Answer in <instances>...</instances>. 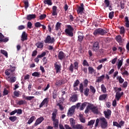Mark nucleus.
<instances>
[{
	"label": "nucleus",
	"instance_id": "16",
	"mask_svg": "<svg viewBox=\"0 0 129 129\" xmlns=\"http://www.w3.org/2000/svg\"><path fill=\"white\" fill-rule=\"evenodd\" d=\"M122 95H123V92H117L116 93L115 97V99H116V100H117V101H118L119 100V99H120V98L121 97V96H122Z\"/></svg>",
	"mask_w": 129,
	"mask_h": 129
},
{
	"label": "nucleus",
	"instance_id": "26",
	"mask_svg": "<svg viewBox=\"0 0 129 129\" xmlns=\"http://www.w3.org/2000/svg\"><path fill=\"white\" fill-rule=\"evenodd\" d=\"M36 46L39 49H42L44 47V42H38L36 43Z\"/></svg>",
	"mask_w": 129,
	"mask_h": 129
},
{
	"label": "nucleus",
	"instance_id": "31",
	"mask_svg": "<svg viewBox=\"0 0 129 129\" xmlns=\"http://www.w3.org/2000/svg\"><path fill=\"white\" fill-rule=\"evenodd\" d=\"M101 92L103 93H106V87H105V85H104V84H102L101 85Z\"/></svg>",
	"mask_w": 129,
	"mask_h": 129
},
{
	"label": "nucleus",
	"instance_id": "33",
	"mask_svg": "<svg viewBox=\"0 0 129 129\" xmlns=\"http://www.w3.org/2000/svg\"><path fill=\"white\" fill-rule=\"evenodd\" d=\"M70 122L72 127L73 128L75 125V120H74V118H71L70 119Z\"/></svg>",
	"mask_w": 129,
	"mask_h": 129
},
{
	"label": "nucleus",
	"instance_id": "2",
	"mask_svg": "<svg viewBox=\"0 0 129 129\" xmlns=\"http://www.w3.org/2000/svg\"><path fill=\"white\" fill-rule=\"evenodd\" d=\"M100 122V126L101 128H106L108 126V124L107 123V121L106 119L104 117H101L99 118H97L96 120V123L95 124V127H97L98 124Z\"/></svg>",
	"mask_w": 129,
	"mask_h": 129
},
{
	"label": "nucleus",
	"instance_id": "5",
	"mask_svg": "<svg viewBox=\"0 0 129 129\" xmlns=\"http://www.w3.org/2000/svg\"><path fill=\"white\" fill-rule=\"evenodd\" d=\"M84 89V86L83 85V84L82 83L80 84V86H79V91L80 92V93L81 94H84V95H85V96H88L89 94V89L88 88H86L84 92H83V90Z\"/></svg>",
	"mask_w": 129,
	"mask_h": 129
},
{
	"label": "nucleus",
	"instance_id": "24",
	"mask_svg": "<svg viewBox=\"0 0 129 129\" xmlns=\"http://www.w3.org/2000/svg\"><path fill=\"white\" fill-rule=\"evenodd\" d=\"M27 33H26V32L24 31L22 33V34L21 36V41H22V42H24V41H25V40H27Z\"/></svg>",
	"mask_w": 129,
	"mask_h": 129
},
{
	"label": "nucleus",
	"instance_id": "49",
	"mask_svg": "<svg viewBox=\"0 0 129 129\" xmlns=\"http://www.w3.org/2000/svg\"><path fill=\"white\" fill-rule=\"evenodd\" d=\"M87 102H84L82 103V105H81L80 107V110H83V109H84V108H85V106H86V105H87Z\"/></svg>",
	"mask_w": 129,
	"mask_h": 129
},
{
	"label": "nucleus",
	"instance_id": "32",
	"mask_svg": "<svg viewBox=\"0 0 129 129\" xmlns=\"http://www.w3.org/2000/svg\"><path fill=\"white\" fill-rule=\"evenodd\" d=\"M43 3L44 5H48V6H52V5H53L52 0H44Z\"/></svg>",
	"mask_w": 129,
	"mask_h": 129
},
{
	"label": "nucleus",
	"instance_id": "41",
	"mask_svg": "<svg viewBox=\"0 0 129 129\" xmlns=\"http://www.w3.org/2000/svg\"><path fill=\"white\" fill-rule=\"evenodd\" d=\"M68 69L69 71L71 72V73H73V72L74 71V66L73 65V63H71Z\"/></svg>",
	"mask_w": 129,
	"mask_h": 129
},
{
	"label": "nucleus",
	"instance_id": "27",
	"mask_svg": "<svg viewBox=\"0 0 129 129\" xmlns=\"http://www.w3.org/2000/svg\"><path fill=\"white\" fill-rule=\"evenodd\" d=\"M89 74L92 75L93 73H95V70L92 67H88Z\"/></svg>",
	"mask_w": 129,
	"mask_h": 129
},
{
	"label": "nucleus",
	"instance_id": "46",
	"mask_svg": "<svg viewBox=\"0 0 129 129\" xmlns=\"http://www.w3.org/2000/svg\"><path fill=\"white\" fill-rule=\"evenodd\" d=\"M9 119L10 120H11V121H12V122H15V121L17 120V116H10L9 117Z\"/></svg>",
	"mask_w": 129,
	"mask_h": 129
},
{
	"label": "nucleus",
	"instance_id": "28",
	"mask_svg": "<svg viewBox=\"0 0 129 129\" xmlns=\"http://www.w3.org/2000/svg\"><path fill=\"white\" fill-rule=\"evenodd\" d=\"M116 79L118 81L120 84H122L124 82V80L120 76H117Z\"/></svg>",
	"mask_w": 129,
	"mask_h": 129
},
{
	"label": "nucleus",
	"instance_id": "4",
	"mask_svg": "<svg viewBox=\"0 0 129 129\" xmlns=\"http://www.w3.org/2000/svg\"><path fill=\"white\" fill-rule=\"evenodd\" d=\"M73 31H74V29L72 26L70 25H67V28L66 29L64 32L66 34L68 37H73L74 36V33H73Z\"/></svg>",
	"mask_w": 129,
	"mask_h": 129
},
{
	"label": "nucleus",
	"instance_id": "55",
	"mask_svg": "<svg viewBox=\"0 0 129 129\" xmlns=\"http://www.w3.org/2000/svg\"><path fill=\"white\" fill-rule=\"evenodd\" d=\"M24 4L25 5V9L27 11V9L29 8V1H25L24 2Z\"/></svg>",
	"mask_w": 129,
	"mask_h": 129
},
{
	"label": "nucleus",
	"instance_id": "13",
	"mask_svg": "<svg viewBox=\"0 0 129 129\" xmlns=\"http://www.w3.org/2000/svg\"><path fill=\"white\" fill-rule=\"evenodd\" d=\"M4 38H5V36L3 35L2 32H0V43H2L3 42L4 43H7V42H9V38L6 37L4 39Z\"/></svg>",
	"mask_w": 129,
	"mask_h": 129
},
{
	"label": "nucleus",
	"instance_id": "12",
	"mask_svg": "<svg viewBox=\"0 0 129 129\" xmlns=\"http://www.w3.org/2000/svg\"><path fill=\"white\" fill-rule=\"evenodd\" d=\"M103 113L106 118H108V119L110 118V116L111 115V110L110 109H107V111H104Z\"/></svg>",
	"mask_w": 129,
	"mask_h": 129
},
{
	"label": "nucleus",
	"instance_id": "60",
	"mask_svg": "<svg viewBox=\"0 0 129 129\" xmlns=\"http://www.w3.org/2000/svg\"><path fill=\"white\" fill-rule=\"evenodd\" d=\"M9 94V90L7 89V88L4 89L3 91V96H5V95H8Z\"/></svg>",
	"mask_w": 129,
	"mask_h": 129
},
{
	"label": "nucleus",
	"instance_id": "44",
	"mask_svg": "<svg viewBox=\"0 0 129 129\" xmlns=\"http://www.w3.org/2000/svg\"><path fill=\"white\" fill-rule=\"evenodd\" d=\"M79 63L77 61H75L74 63V68L75 70H78V68H79Z\"/></svg>",
	"mask_w": 129,
	"mask_h": 129
},
{
	"label": "nucleus",
	"instance_id": "50",
	"mask_svg": "<svg viewBox=\"0 0 129 129\" xmlns=\"http://www.w3.org/2000/svg\"><path fill=\"white\" fill-rule=\"evenodd\" d=\"M32 76H34V77H40V73L35 72L32 74Z\"/></svg>",
	"mask_w": 129,
	"mask_h": 129
},
{
	"label": "nucleus",
	"instance_id": "53",
	"mask_svg": "<svg viewBox=\"0 0 129 129\" xmlns=\"http://www.w3.org/2000/svg\"><path fill=\"white\" fill-rule=\"evenodd\" d=\"M87 107H88V108L90 109V110H92V109H93V108H94L95 106H94V105L93 104H91L88 103V105L87 106Z\"/></svg>",
	"mask_w": 129,
	"mask_h": 129
},
{
	"label": "nucleus",
	"instance_id": "59",
	"mask_svg": "<svg viewBox=\"0 0 129 129\" xmlns=\"http://www.w3.org/2000/svg\"><path fill=\"white\" fill-rule=\"evenodd\" d=\"M47 17V15L46 14H42L39 16V20L42 21V20H44Z\"/></svg>",
	"mask_w": 129,
	"mask_h": 129
},
{
	"label": "nucleus",
	"instance_id": "39",
	"mask_svg": "<svg viewBox=\"0 0 129 129\" xmlns=\"http://www.w3.org/2000/svg\"><path fill=\"white\" fill-rule=\"evenodd\" d=\"M62 84H63V80H57L55 84L56 86H61Z\"/></svg>",
	"mask_w": 129,
	"mask_h": 129
},
{
	"label": "nucleus",
	"instance_id": "43",
	"mask_svg": "<svg viewBox=\"0 0 129 129\" xmlns=\"http://www.w3.org/2000/svg\"><path fill=\"white\" fill-rule=\"evenodd\" d=\"M61 28V23L60 22H57L55 25L56 31H59V29Z\"/></svg>",
	"mask_w": 129,
	"mask_h": 129
},
{
	"label": "nucleus",
	"instance_id": "25",
	"mask_svg": "<svg viewBox=\"0 0 129 129\" xmlns=\"http://www.w3.org/2000/svg\"><path fill=\"white\" fill-rule=\"evenodd\" d=\"M107 97V94H104L102 95H100L99 97V100H105Z\"/></svg>",
	"mask_w": 129,
	"mask_h": 129
},
{
	"label": "nucleus",
	"instance_id": "62",
	"mask_svg": "<svg viewBox=\"0 0 129 129\" xmlns=\"http://www.w3.org/2000/svg\"><path fill=\"white\" fill-rule=\"evenodd\" d=\"M81 69H82V71H83V72H84V73H85V74H87V68L82 67Z\"/></svg>",
	"mask_w": 129,
	"mask_h": 129
},
{
	"label": "nucleus",
	"instance_id": "6",
	"mask_svg": "<svg viewBox=\"0 0 129 129\" xmlns=\"http://www.w3.org/2000/svg\"><path fill=\"white\" fill-rule=\"evenodd\" d=\"M109 30L108 29L103 30L102 28H99L96 29L94 32L93 34L94 36H96V35H101V36H103L105 34L108 33Z\"/></svg>",
	"mask_w": 129,
	"mask_h": 129
},
{
	"label": "nucleus",
	"instance_id": "34",
	"mask_svg": "<svg viewBox=\"0 0 129 129\" xmlns=\"http://www.w3.org/2000/svg\"><path fill=\"white\" fill-rule=\"evenodd\" d=\"M53 124L54 128H58V125L59 124V120H55V121H53Z\"/></svg>",
	"mask_w": 129,
	"mask_h": 129
},
{
	"label": "nucleus",
	"instance_id": "58",
	"mask_svg": "<svg viewBox=\"0 0 129 129\" xmlns=\"http://www.w3.org/2000/svg\"><path fill=\"white\" fill-rule=\"evenodd\" d=\"M113 125L114 126H117V127L121 128L120 125H119V124H118V123L116 121H113Z\"/></svg>",
	"mask_w": 129,
	"mask_h": 129
},
{
	"label": "nucleus",
	"instance_id": "29",
	"mask_svg": "<svg viewBox=\"0 0 129 129\" xmlns=\"http://www.w3.org/2000/svg\"><path fill=\"white\" fill-rule=\"evenodd\" d=\"M36 119V116H32L28 120L27 123L28 124H31V123H32V122H33V121H34V120H35Z\"/></svg>",
	"mask_w": 129,
	"mask_h": 129
},
{
	"label": "nucleus",
	"instance_id": "63",
	"mask_svg": "<svg viewBox=\"0 0 129 129\" xmlns=\"http://www.w3.org/2000/svg\"><path fill=\"white\" fill-rule=\"evenodd\" d=\"M69 19L70 22H73V21H74V17H73L72 14H70V15L69 16Z\"/></svg>",
	"mask_w": 129,
	"mask_h": 129
},
{
	"label": "nucleus",
	"instance_id": "38",
	"mask_svg": "<svg viewBox=\"0 0 129 129\" xmlns=\"http://www.w3.org/2000/svg\"><path fill=\"white\" fill-rule=\"evenodd\" d=\"M8 81H9L10 83H14V82L17 81V78H16V77H12L10 78V80H8Z\"/></svg>",
	"mask_w": 129,
	"mask_h": 129
},
{
	"label": "nucleus",
	"instance_id": "52",
	"mask_svg": "<svg viewBox=\"0 0 129 129\" xmlns=\"http://www.w3.org/2000/svg\"><path fill=\"white\" fill-rule=\"evenodd\" d=\"M125 32V30L124 29V27L122 26L120 27V34L121 35L124 34Z\"/></svg>",
	"mask_w": 129,
	"mask_h": 129
},
{
	"label": "nucleus",
	"instance_id": "30",
	"mask_svg": "<svg viewBox=\"0 0 129 129\" xmlns=\"http://www.w3.org/2000/svg\"><path fill=\"white\" fill-rule=\"evenodd\" d=\"M79 117L81 122H82L83 123H85V118L83 117V114H80Z\"/></svg>",
	"mask_w": 129,
	"mask_h": 129
},
{
	"label": "nucleus",
	"instance_id": "42",
	"mask_svg": "<svg viewBox=\"0 0 129 129\" xmlns=\"http://www.w3.org/2000/svg\"><path fill=\"white\" fill-rule=\"evenodd\" d=\"M91 111L95 114H98V108L96 106H95V107L93 108Z\"/></svg>",
	"mask_w": 129,
	"mask_h": 129
},
{
	"label": "nucleus",
	"instance_id": "8",
	"mask_svg": "<svg viewBox=\"0 0 129 129\" xmlns=\"http://www.w3.org/2000/svg\"><path fill=\"white\" fill-rule=\"evenodd\" d=\"M54 69L56 73H59L61 71V64L55 62L54 64Z\"/></svg>",
	"mask_w": 129,
	"mask_h": 129
},
{
	"label": "nucleus",
	"instance_id": "3",
	"mask_svg": "<svg viewBox=\"0 0 129 129\" xmlns=\"http://www.w3.org/2000/svg\"><path fill=\"white\" fill-rule=\"evenodd\" d=\"M16 69H17L16 67H13L12 65H10V68L7 69L5 72V75H7V76H14Z\"/></svg>",
	"mask_w": 129,
	"mask_h": 129
},
{
	"label": "nucleus",
	"instance_id": "10",
	"mask_svg": "<svg viewBox=\"0 0 129 129\" xmlns=\"http://www.w3.org/2000/svg\"><path fill=\"white\" fill-rule=\"evenodd\" d=\"M75 108H76V106H72L70 108L68 112V115L70 116H72L75 111Z\"/></svg>",
	"mask_w": 129,
	"mask_h": 129
},
{
	"label": "nucleus",
	"instance_id": "37",
	"mask_svg": "<svg viewBox=\"0 0 129 129\" xmlns=\"http://www.w3.org/2000/svg\"><path fill=\"white\" fill-rule=\"evenodd\" d=\"M125 26L126 28H129V21H128V17H125Z\"/></svg>",
	"mask_w": 129,
	"mask_h": 129
},
{
	"label": "nucleus",
	"instance_id": "64",
	"mask_svg": "<svg viewBox=\"0 0 129 129\" xmlns=\"http://www.w3.org/2000/svg\"><path fill=\"white\" fill-rule=\"evenodd\" d=\"M52 98L53 99H56V98H57V92L56 91L53 92Z\"/></svg>",
	"mask_w": 129,
	"mask_h": 129
},
{
	"label": "nucleus",
	"instance_id": "56",
	"mask_svg": "<svg viewBox=\"0 0 129 129\" xmlns=\"http://www.w3.org/2000/svg\"><path fill=\"white\" fill-rule=\"evenodd\" d=\"M104 4L106 5V7L108 8L110 5V2H109V0H104Z\"/></svg>",
	"mask_w": 129,
	"mask_h": 129
},
{
	"label": "nucleus",
	"instance_id": "15",
	"mask_svg": "<svg viewBox=\"0 0 129 129\" xmlns=\"http://www.w3.org/2000/svg\"><path fill=\"white\" fill-rule=\"evenodd\" d=\"M65 57H66V54H65L63 51H60L59 52L58 54V58L59 60H63Z\"/></svg>",
	"mask_w": 129,
	"mask_h": 129
},
{
	"label": "nucleus",
	"instance_id": "9",
	"mask_svg": "<svg viewBox=\"0 0 129 129\" xmlns=\"http://www.w3.org/2000/svg\"><path fill=\"white\" fill-rule=\"evenodd\" d=\"M83 11H84V5L83 4V3H81L80 4V6H79L78 8L77 12L78 15H79V14H80L81 15H82V13H83Z\"/></svg>",
	"mask_w": 129,
	"mask_h": 129
},
{
	"label": "nucleus",
	"instance_id": "23",
	"mask_svg": "<svg viewBox=\"0 0 129 129\" xmlns=\"http://www.w3.org/2000/svg\"><path fill=\"white\" fill-rule=\"evenodd\" d=\"M115 39L116 42H117L119 44H121V43H122V38L121 37V36L117 35L115 37Z\"/></svg>",
	"mask_w": 129,
	"mask_h": 129
},
{
	"label": "nucleus",
	"instance_id": "1",
	"mask_svg": "<svg viewBox=\"0 0 129 129\" xmlns=\"http://www.w3.org/2000/svg\"><path fill=\"white\" fill-rule=\"evenodd\" d=\"M99 48H100L99 42L97 41L95 42L92 46V50L93 52H95V55L97 57H100L104 53V49H99Z\"/></svg>",
	"mask_w": 129,
	"mask_h": 129
},
{
	"label": "nucleus",
	"instance_id": "36",
	"mask_svg": "<svg viewBox=\"0 0 129 129\" xmlns=\"http://www.w3.org/2000/svg\"><path fill=\"white\" fill-rule=\"evenodd\" d=\"M122 62H123V58H121L120 60H119L117 64L118 69H120V67L122 66Z\"/></svg>",
	"mask_w": 129,
	"mask_h": 129
},
{
	"label": "nucleus",
	"instance_id": "19",
	"mask_svg": "<svg viewBox=\"0 0 129 129\" xmlns=\"http://www.w3.org/2000/svg\"><path fill=\"white\" fill-rule=\"evenodd\" d=\"M57 8L55 6H54L52 7V16H57V15H58V13L57 12Z\"/></svg>",
	"mask_w": 129,
	"mask_h": 129
},
{
	"label": "nucleus",
	"instance_id": "7",
	"mask_svg": "<svg viewBox=\"0 0 129 129\" xmlns=\"http://www.w3.org/2000/svg\"><path fill=\"white\" fill-rule=\"evenodd\" d=\"M44 42L45 44H53L55 42V39L54 37L51 38V36L48 35L44 40Z\"/></svg>",
	"mask_w": 129,
	"mask_h": 129
},
{
	"label": "nucleus",
	"instance_id": "17",
	"mask_svg": "<svg viewBox=\"0 0 129 129\" xmlns=\"http://www.w3.org/2000/svg\"><path fill=\"white\" fill-rule=\"evenodd\" d=\"M104 78H105V76L103 75L100 77H98L96 80V83H100V82L104 80Z\"/></svg>",
	"mask_w": 129,
	"mask_h": 129
},
{
	"label": "nucleus",
	"instance_id": "40",
	"mask_svg": "<svg viewBox=\"0 0 129 129\" xmlns=\"http://www.w3.org/2000/svg\"><path fill=\"white\" fill-rule=\"evenodd\" d=\"M1 53L3 54V55H4L6 58H8L9 56L8 55V51H6L4 49L1 50Z\"/></svg>",
	"mask_w": 129,
	"mask_h": 129
},
{
	"label": "nucleus",
	"instance_id": "45",
	"mask_svg": "<svg viewBox=\"0 0 129 129\" xmlns=\"http://www.w3.org/2000/svg\"><path fill=\"white\" fill-rule=\"evenodd\" d=\"M73 128L83 129V126H82V125H81V124H78L75 125V126Z\"/></svg>",
	"mask_w": 129,
	"mask_h": 129
},
{
	"label": "nucleus",
	"instance_id": "21",
	"mask_svg": "<svg viewBox=\"0 0 129 129\" xmlns=\"http://www.w3.org/2000/svg\"><path fill=\"white\" fill-rule=\"evenodd\" d=\"M77 100V94H74L70 97V101H72V102H76Z\"/></svg>",
	"mask_w": 129,
	"mask_h": 129
},
{
	"label": "nucleus",
	"instance_id": "57",
	"mask_svg": "<svg viewBox=\"0 0 129 129\" xmlns=\"http://www.w3.org/2000/svg\"><path fill=\"white\" fill-rule=\"evenodd\" d=\"M118 51H119L120 53L123 54V52H124V48H122L121 47H118Z\"/></svg>",
	"mask_w": 129,
	"mask_h": 129
},
{
	"label": "nucleus",
	"instance_id": "61",
	"mask_svg": "<svg viewBox=\"0 0 129 129\" xmlns=\"http://www.w3.org/2000/svg\"><path fill=\"white\" fill-rule=\"evenodd\" d=\"M34 25L36 28H40V27H41L42 24H41V23L37 22L34 24Z\"/></svg>",
	"mask_w": 129,
	"mask_h": 129
},
{
	"label": "nucleus",
	"instance_id": "51",
	"mask_svg": "<svg viewBox=\"0 0 129 129\" xmlns=\"http://www.w3.org/2000/svg\"><path fill=\"white\" fill-rule=\"evenodd\" d=\"M83 65L84 67L86 66L87 67H89V64L88 63V62H87V60L86 59H84L83 62Z\"/></svg>",
	"mask_w": 129,
	"mask_h": 129
},
{
	"label": "nucleus",
	"instance_id": "22",
	"mask_svg": "<svg viewBox=\"0 0 129 129\" xmlns=\"http://www.w3.org/2000/svg\"><path fill=\"white\" fill-rule=\"evenodd\" d=\"M51 119L52 121H55V120H58V119H56L57 117V111L53 112L51 114Z\"/></svg>",
	"mask_w": 129,
	"mask_h": 129
},
{
	"label": "nucleus",
	"instance_id": "14",
	"mask_svg": "<svg viewBox=\"0 0 129 129\" xmlns=\"http://www.w3.org/2000/svg\"><path fill=\"white\" fill-rule=\"evenodd\" d=\"M78 41L80 42V43H82V41H83V39H84V35L83 33L80 31L78 32Z\"/></svg>",
	"mask_w": 129,
	"mask_h": 129
},
{
	"label": "nucleus",
	"instance_id": "35",
	"mask_svg": "<svg viewBox=\"0 0 129 129\" xmlns=\"http://www.w3.org/2000/svg\"><path fill=\"white\" fill-rule=\"evenodd\" d=\"M89 88L91 92L93 94H95V92H96V90L95 89V88H94V87H93V86H90Z\"/></svg>",
	"mask_w": 129,
	"mask_h": 129
},
{
	"label": "nucleus",
	"instance_id": "48",
	"mask_svg": "<svg viewBox=\"0 0 129 129\" xmlns=\"http://www.w3.org/2000/svg\"><path fill=\"white\" fill-rule=\"evenodd\" d=\"M26 103L27 102L26 101L21 100L18 101L17 104H18L19 105H23V104H26Z\"/></svg>",
	"mask_w": 129,
	"mask_h": 129
},
{
	"label": "nucleus",
	"instance_id": "54",
	"mask_svg": "<svg viewBox=\"0 0 129 129\" xmlns=\"http://www.w3.org/2000/svg\"><path fill=\"white\" fill-rule=\"evenodd\" d=\"M114 16V12L112 11L109 13V19H110V20H112Z\"/></svg>",
	"mask_w": 129,
	"mask_h": 129
},
{
	"label": "nucleus",
	"instance_id": "18",
	"mask_svg": "<svg viewBox=\"0 0 129 129\" xmlns=\"http://www.w3.org/2000/svg\"><path fill=\"white\" fill-rule=\"evenodd\" d=\"M48 102H49V100H48V98H44L42 102L40 103L39 105V108H41V107H43V106H44L45 104H48Z\"/></svg>",
	"mask_w": 129,
	"mask_h": 129
},
{
	"label": "nucleus",
	"instance_id": "11",
	"mask_svg": "<svg viewBox=\"0 0 129 129\" xmlns=\"http://www.w3.org/2000/svg\"><path fill=\"white\" fill-rule=\"evenodd\" d=\"M44 120V117L41 116L37 118L34 124V126H37V125H39L42 122V121Z\"/></svg>",
	"mask_w": 129,
	"mask_h": 129
},
{
	"label": "nucleus",
	"instance_id": "20",
	"mask_svg": "<svg viewBox=\"0 0 129 129\" xmlns=\"http://www.w3.org/2000/svg\"><path fill=\"white\" fill-rule=\"evenodd\" d=\"M33 19H36V14H29L27 16L26 19L28 21H31Z\"/></svg>",
	"mask_w": 129,
	"mask_h": 129
},
{
	"label": "nucleus",
	"instance_id": "47",
	"mask_svg": "<svg viewBox=\"0 0 129 129\" xmlns=\"http://www.w3.org/2000/svg\"><path fill=\"white\" fill-rule=\"evenodd\" d=\"M80 83V81H79V80H77L74 82V83L73 84V87L75 88L77 87V86H78L79 85V84Z\"/></svg>",
	"mask_w": 129,
	"mask_h": 129
}]
</instances>
